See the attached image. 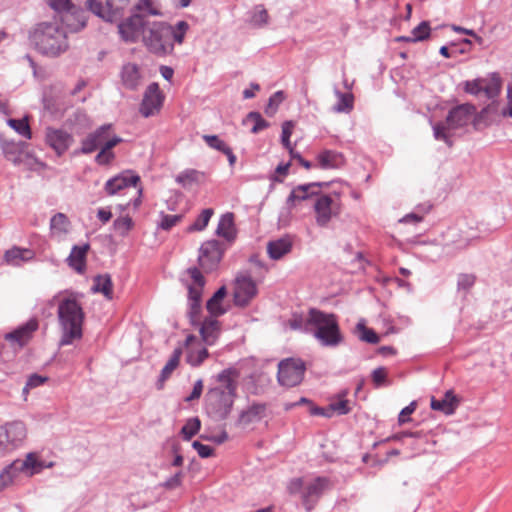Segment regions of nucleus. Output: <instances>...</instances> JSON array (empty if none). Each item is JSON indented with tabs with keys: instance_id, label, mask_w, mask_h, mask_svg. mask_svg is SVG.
Masks as SVG:
<instances>
[{
	"instance_id": "1",
	"label": "nucleus",
	"mask_w": 512,
	"mask_h": 512,
	"mask_svg": "<svg viewBox=\"0 0 512 512\" xmlns=\"http://www.w3.org/2000/svg\"><path fill=\"white\" fill-rule=\"evenodd\" d=\"M80 293L63 290L55 294L47 304L57 305L58 325L61 333L59 345L67 346L83 337L85 313L80 303Z\"/></svg>"
},
{
	"instance_id": "2",
	"label": "nucleus",
	"mask_w": 512,
	"mask_h": 512,
	"mask_svg": "<svg viewBox=\"0 0 512 512\" xmlns=\"http://www.w3.org/2000/svg\"><path fill=\"white\" fill-rule=\"evenodd\" d=\"M240 375L239 369L232 366L214 377L217 385L211 387L205 396V410L210 417L224 420L229 416L236 398Z\"/></svg>"
},
{
	"instance_id": "3",
	"label": "nucleus",
	"mask_w": 512,
	"mask_h": 512,
	"mask_svg": "<svg viewBox=\"0 0 512 512\" xmlns=\"http://www.w3.org/2000/svg\"><path fill=\"white\" fill-rule=\"evenodd\" d=\"M189 30L186 21H179L174 26L164 21H150L143 31L142 43L146 49L159 57L171 55L174 46L181 45Z\"/></svg>"
},
{
	"instance_id": "4",
	"label": "nucleus",
	"mask_w": 512,
	"mask_h": 512,
	"mask_svg": "<svg viewBox=\"0 0 512 512\" xmlns=\"http://www.w3.org/2000/svg\"><path fill=\"white\" fill-rule=\"evenodd\" d=\"M31 46L41 55L56 58L69 49L65 29L57 22H41L29 32Z\"/></svg>"
},
{
	"instance_id": "5",
	"label": "nucleus",
	"mask_w": 512,
	"mask_h": 512,
	"mask_svg": "<svg viewBox=\"0 0 512 512\" xmlns=\"http://www.w3.org/2000/svg\"><path fill=\"white\" fill-rule=\"evenodd\" d=\"M111 129L112 124H104L89 133L81 141V148L77 153L91 154L97 149H100L95 156V162L99 165L111 163L115 158L112 149L123 141L120 136L111 134Z\"/></svg>"
},
{
	"instance_id": "6",
	"label": "nucleus",
	"mask_w": 512,
	"mask_h": 512,
	"mask_svg": "<svg viewBox=\"0 0 512 512\" xmlns=\"http://www.w3.org/2000/svg\"><path fill=\"white\" fill-rule=\"evenodd\" d=\"M310 334L324 347L339 346L344 337L336 315L312 308L309 310Z\"/></svg>"
},
{
	"instance_id": "7",
	"label": "nucleus",
	"mask_w": 512,
	"mask_h": 512,
	"mask_svg": "<svg viewBox=\"0 0 512 512\" xmlns=\"http://www.w3.org/2000/svg\"><path fill=\"white\" fill-rule=\"evenodd\" d=\"M476 113V107L470 103H464L453 107L445 121L437 122L432 125L433 136L438 141L445 142L452 146L453 131L467 126L473 115Z\"/></svg>"
},
{
	"instance_id": "8",
	"label": "nucleus",
	"mask_w": 512,
	"mask_h": 512,
	"mask_svg": "<svg viewBox=\"0 0 512 512\" xmlns=\"http://www.w3.org/2000/svg\"><path fill=\"white\" fill-rule=\"evenodd\" d=\"M28 439V426L22 420H12L0 425V457L22 448Z\"/></svg>"
},
{
	"instance_id": "9",
	"label": "nucleus",
	"mask_w": 512,
	"mask_h": 512,
	"mask_svg": "<svg viewBox=\"0 0 512 512\" xmlns=\"http://www.w3.org/2000/svg\"><path fill=\"white\" fill-rule=\"evenodd\" d=\"M316 224L320 227H326L334 217H338L342 210L340 195L318 194L313 204Z\"/></svg>"
},
{
	"instance_id": "10",
	"label": "nucleus",
	"mask_w": 512,
	"mask_h": 512,
	"mask_svg": "<svg viewBox=\"0 0 512 512\" xmlns=\"http://www.w3.org/2000/svg\"><path fill=\"white\" fill-rule=\"evenodd\" d=\"M44 465L38 460V456L34 452L26 455L25 459H17L7 466L0 474V484L7 486L18 477L20 473L31 476L40 472Z\"/></svg>"
},
{
	"instance_id": "11",
	"label": "nucleus",
	"mask_w": 512,
	"mask_h": 512,
	"mask_svg": "<svg viewBox=\"0 0 512 512\" xmlns=\"http://www.w3.org/2000/svg\"><path fill=\"white\" fill-rule=\"evenodd\" d=\"M188 275L191 278V283L188 287V303L189 311L188 316L192 325L198 323V316L201 311V296L205 285V279L196 267L189 268L187 270Z\"/></svg>"
},
{
	"instance_id": "12",
	"label": "nucleus",
	"mask_w": 512,
	"mask_h": 512,
	"mask_svg": "<svg viewBox=\"0 0 512 512\" xmlns=\"http://www.w3.org/2000/svg\"><path fill=\"white\" fill-rule=\"evenodd\" d=\"M131 0H107L105 5L98 0H87L88 9L107 22H115L122 18L129 8Z\"/></svg>"
},
{
	"instance_id": "13",
	"label": "nucleus",
	"mask_w": 512,
	"mask_h": 512,
	"mask_svg": "<svg viewBox=\"0 0 512 512\" xmlns=\"http://www.w3.org/2000/svg\"><path fill=\"white\" fill-rule=\"evenodd\" d=\"M47 4L56 12L65 13L62 22L73 31L77 32L86 26L85 12L74 10L71 0H46Z\"/></svg>"
},
{
	"instance_id": "14",
	"label": "nucleus",
	"mask_w": 512,
	"mask_h": 512,
	"mask_svg": "<svg viewBox=\"0 0 512 512\" xmlns=\"http://www.w3.org/2000/svg\"><path fill=\"white\" fill-rule=\"evenodd\" d=\"M139 182L140 177L137 174L132 171H124L107 180L104 189L108 195H115L128 187L137 188V197L133 201V206L134 208H138L141 204L143 193L142 187H138Z\"/></svg>"
},
{
	"instance_id": "15",
	"label": "nucleus",
	"mask_w": 512,
	"mask_h": 512,
	"mask_svg": "<svg viewBox=\"0 0 512 512\" xmlns=\"http://www.w3.org/2000/svg\"><path fill=\"white\" fill-rule=\"evenodd\" d=\"M305 373V364L300 359H285L278 364L277 378L280 385L294 387L301 383Z\"/></svg>"
},
{
	"instance_id": "16",
	"label": "nucleus",
	"mask_w": 512,
	"mask_h": 512,
	"mask_svg": "<svg viewBox=\"0 0 512 512\" xmlns=\"http://www.w3.org/2000/svg\"><path fill=\"white\" fill-rule=\"evenodd\" d=\"M165 96L160 90L158 83H150L143 94L139 112L145 118L156 115L160 112Z\"/></svg>"
},
{
	"instance_id": "17",
	"label": "nucleus",
	"mask_w": 512,
	"mask_h": 512,
	"mask_svg": "<svg viewBox=\"0 0 512 512\" xmlns=\"http://www.w3.org/2000/svg\"><path fill=\"white\" fill-rule=\"evenodd\" d=\"M148 22L149 20L142 15H132L118 24V32L125 42L135 43L139 39L142 41L143 31Z\"/></svg>"
},
{
	"instance_id": "18",
	"label": "nucleus",
	"mask_w": 512,
	"mask_h": 512,
	"mask_svg": "<svg viewBox=\"0 0 512 512\" xmlns=\"http://www.w3.org/2000/svg\"><path fill=\"white\" fill-rule=\"evenodd\" d=\"M26 146L27 144L21 141H4L1 144V149L4 157L15 166L25 165L31 168L35 159L25 150Z\"/></svg>"
},
{
	"instance_id": "19",
	"label": "nucleus",
	"mask_w": 512,
	"mask_h": 512,
	"mask_svg": "<svg viewBox=\"0 0 512 512\" xmlns=\"http://www.w3.org/2000/svg\"><path fill=\"white\" fill-rule=\"evenodd\" d=\"M38 329V321L30 319L12 332L4 335V340L11 347L13 354L21 350L32 338L33 333Z\"/></svg>"
},
{
	"instance_id": "20",
	"label": "nucleus",
	"mask_w": 512,
	"mask_h": 512,
	"mask_svg": "<svg viewBox=\"0 0 512 512\" xmlns=\"http://www.w3.org/2000/svg\"><path fill=\"white\" fill-rule=\"evenodd\" d=\"M45 140L58 156L63 155L73 144L74 137L68 131L61 128L48 127L45 133Z\"/></svg>"
},
{
	"instance_id": "21",
	"label": "nucleus",
	"mask_w": 512,
	"mask_h": 512,
	"mask_svg": "<svg viewBox=\"0 0 512 512\" xmlns=\"http://www.w3.org/2000/svg\"><path fill=\"white\" fill-rule=\"evenodd\" d=\"M221 258L222 250L218 241L210 240L201 245L198 261L201 268L205 271L214 270Z\"/></svg>"
},
{
	"instance_id": "22",
	"label": "nucleus",
	"mask_w": 512,
	"mask_h": 512,
	"mask_svg": "<svg viewBox=\"0 0 512 512\" xmlns=\"http://www.w3.org/2000/svg\"><path fill=\"white\" fill-rule=\"evenodd\" d=\"M257 287L254 280L248 275H239L236 278L234 290V302L237 306L244 307L256 296Z\"/></svg>"
},
{
	"instance_id": "23",
	"label": "nucleus",
	"mask_w": 512,
	"mask_h": 512,
	"mask_svg": "<svg viewBox=\"0 0 512 512\" xmlns=\"http://www.w3.org/2000/svg\"><path fill=\"white\" fill-rule=\"evenodd\" d=\"M330 482L326 477H317L307 484L302 492V502L307 511L313 509L320 497L329 488Z\"/></svg>"
},
{
	"instance_id": "24",
	"label": "nucleus",
	"mask_w": 512,
	"mask_h": 512,
	"mask_svg": "<svg viewBox=\"0 0 512 512\" xmlns=\"http://www.w3.org/2000/svg\"><path fill=\"white\" fill-rule=\"evenodd\" d=\"M184 348L186 350L185 360L192 367L200 366L209 356L207 349L194 335L187 336Z\"/></svg>"
},
{
	"instance_id": "25",
	"label": "nucleus",
	"mask_w": 512,
	"mask_h": 512,
	"mask_svg": "<svg viewBox=\"0 0 512 512\" xmlns=\"http://www.w3.org/2000/svg\"><path fill=\"white\" fill-rule=\"evenodd\" d=\"M217 316H210L205 318L204 321H200V315L198 316V323L193 326H199V332L202 338V341L208 345L212 346L216 344L220 333H221V325L220 322L216 319Z\"/></svg>"
},
{
	"instance_id": "26",
	"label": "nucleus",
	"mask_w": 512,
	"mask_h": 512,
	"mask_svg": "<svg viewBox=\"0 0 512 512\" xmlns=\"http://www.w3.org/2000/svg\"><path fill=\"white\" fill-rule=\"evenodd\" d=\"M323 185L321 182H312L307 184L298 185L292 189L291 193L287 198V205L293 207L296 202L306 201L310 198H317L320 190L319 188Z\"/></svg>"
},
{
	"instance_id": "27",
	"label": "nucleus",
	"mask_w": 512,
	"mask_h": 512,
	"mask_svg": "<svg viewBox=\"0 0 512 512\" xmlns=\"http://www.w3.org/2000/svg\"><path fill=\"white\" fill-rule=\"evenodd\" d=\"M120 78L122 85L126 89L135 91L140 87L143 77L140 67L135 63L128 62L122 66Z\"/></svg>"
},
{
	"instance_id": "28",
	"label": "nucleus",
	"mask_w": 512,
	"mask_h": 512,
	"mask_svg": "<svg viewBox=\"0 0 512 512\" xmlns=\"http://www.w3.org/2000/svg\"><path fill=\"white\" fill-rule=\"evenodd\" d=\"M293 247V239L289 235H285L275 240H271L267 244V253L272 260H280L291 252Z\"/></svg>"
},
{
	"instance_id": "29",
	"label": "nucleus",
	"mask_w": 512,
	"mask_h": 512,
	"mask_svg": "<svg viewBox=\"0 0 512 512\" xmlns=\"http://www.w3.org/2000/svg\"><path fill=\"white\" fill-rule=\"evenodd\" d=\"M267 406L264 403H252L239 414L238 423L247 426L259 422L266 416Z\"/></svg>"
},
{
	"instance_id": "30",
	"label": "nucleus",
	"mask_w": 512,
	"mask_h": 512,
	"mask_svg": "<svg viewBox=\"0 0 512 512\" xmlns=\"http://www.w3.org/2000/svg\"><path fill=\"white\" fill-rule=\"evenodd\" d=\"M71 228V223L64 213H56L50 219V234L57 241L65 239Z\"/></svg>"
},
{
	"instance_id": "31",
	"label": "nucleus",
	"mask_w": 512,
	"mask_h": 512,
	"mask_svg": "<svg viewBox=\"0 0 512 512\" xmlns=\"http://www.w3.org/2000/svg\"><path fill=\"white\" fill-rule=\"evenodd\" d=\"M34 257L35 253L33 250L16 246L7 250L4 254L5 262L15 267H19L26 262L32 261Z\"/></svg>"
},
{
	"instance_id": "32",
	"label": "nucleus",
	"mask_w": 512,
	"mask_h": 512,
	"mask_svg": "<svg viewBox=\"0 0 512 512\" xmlns=\"http://www.w3.org/2000/svg\"><path fill=\"white\" fill-rule=\"evenodd\" d=\"M458 404L459 400L454 395V393L451 390H449L444 394L443 398L441 399H436L435 397H432L430 406L435 411H440L446 415H451L454 413Z\"/></svg>"
},
{
	"instance_id": "33",
	"label": "nucleus",
	"mask_w": 512,
	"mask_h": 512,
	"mask_svg": "<svg viewBox=\"0 0 512 512\" xmlns=\"http://www.w3.org/2000/svg\"><path fill=\"white\" fill-rule=\"evenodd\" d=\"M216 234L227 241H233L236 237L233 213L223 214L218 222Z\"/></svg>"
},
{
	"instance_id": "34",
	"label": "nucleus",
	"mask_w": 512,
	"mask_h": 512,
	"mask_svg": "<svg viewBox=\"0 0 512 512\" xmlns=\"http://www.w3.org/2000/svg\"><path fill=\"white\" fill-rule=\"evenodd\" d=\"M181 355L182 347L175 348L172 355L168 359L167 363L161 370L159 379L156 384L158 389L163 388L164 382L171 376L173 371L178 367Z\"/></svg>"
},
{
	"instance_id": "35",
	"label": "nucleus",
	"mask_w": 512,
	"mask_h": 512,
	"mask_svg": "<svg viewBox=\"0 0 512 512\" xmlns=\"http://www.w3.org/2000/svg\"><path fill=\"white\" fill-rule=\"evenodd\" d=\"M318 166L322 169H335L342 165V155L334 150H324L317 155Z\"/></svg>"
},
{
	"instance_id": "36",
	"label": "nucleus",
	"mask_w": 512,
	"mask_h": 512,
	"mask_svg": "<svg viewBox=\"0 0 512 512\" xmlns=\"http://www.w3.org/2000/svg\"><path fill=\"white\" fill-rule=\"evenodd\" d=\"M226 293V288L222 286L207 301L206 308L212 316H221L226 313V308L223 306Z\"/></svg>"
},
{
	"instance_id": "37",
	"label": "nucleus",
	"mask_w": 512,
	"mask_h": 512,
	"mask_svg": "<svg viewBox=\"0 0 512 512\" xmlns=\"http://www.w3.org/2000/svg\"><path fill=\"white\" fill-rule=\"evenodd\" d=\"M88 250V245L74 246L68 257L69 266L82 273L85 269V257Z\"/></svg>"
},
{
	"instance_id": "38",
	"label": "nucleus",
	"mask_w": 512,
	"mask_h": 512,
	"mask_svg": "<svg viewBox=\"0 0 512 512\" xmlns=\"http://www.w3.org/2000/svg\"><path fill=\"white\" fill-rule=\"evenodd\" d=\"M334 93L338 98L337 103L333 106V111L337 113H348L353 109V95L351 93H342L337 87Z\"/></svg>"
},
{
	"instance_id": "39",
	"label": "nucleus",
	"mask_w": 512,
	"mask_h": 512,
	"mask_svg": "<svg viewBox=\"0 0 512 512\" xmlns=\"http://www.w3.org/2000/svg\"><path fill=\"white\" fill-rule=\"evenodd\" d=\"M113 284L111 277L108 274L99 275L95 277L92 290L94 292L102 293L107 299L113 297Z\"/></svg>"
},
{
	"instance_id": "40",
	"label": "nucleus",
	"mask_w": 512,
	"mask_h": 512,
	"mask_svg": "<svg viewBox=\"0 0 512 512\" xmlns=\"http://www.w3.org/2000/svg\"><path fill=\"white\" fill-rule=\"evenodd\" d=\"M430 35V26L426 21L421 22L412 31L410 36H403L400 39L407 42H418L427 39Z\"/></svg>"
},
{
	"instance_id": "41",
	"label": "nucleus",
	"mask_w": 512,
	"mask_h": 512,
	"mask_svg": "<svg viewBox=\"0 0 512 512\" xmlns=\"http://www.w3.org/2000/svg\"><path fill=\"white\" fill-rule=\"evenodd\" d=\"M500 89L501 80L496 73L492 74L490 80L484 78V88L482 90V93H484L488 99H493L497 97L500 93Z\"/></svg>"
},
{
	"instance_id": "42",
	"label": "nucleus",
	"mask_w": 512,
	"mask_h": 512,
	"mask_svg": "<svg viewBox=\"0 0 512 512\" xmlns=\"http://www.w3.org/2000/svg\"><path fill=\"white\" fill-rule=\"evenodd\" d=\"M346 395L347 391H343L338 395L336 400H333L329 404L328 410H330L331 414L335 412L338 415H346L350 412L351 408L349 406V401L345 398Z\"/></svg>"
},
{
	"instance_id": "43",
	"label": "nucleus",
	"mask_w": 512,
	"mask_h": 512,
	"mask_svg": "<svg viewBox=\"0 0 512 512\" xmlns=\"http://www.w3.org/2000/svg\"><path fill=\"white\" fill-rule=\"evenodd\" d=\"M7 124L12 129H14L19 135L23 136L26 139H31L32 133L27 117H24L22 119H8Z\"/></svg>"
},
{
	"instance_id": "44",
	"label": "nucleus",
	"mask_w": 512,
	"mask_h": 512,
	"mask_svg": "<svg viewBox=\"0 0 512 512\" xmlns=\"http://www.w3.org/2000/svg\"><path fill=\"white\" fill-rule=\"evenodd\" d=\"M213 214H214L213 209H211V208L203 209L202 212L200 213V215L194 221V223L191 224L187 230L189 232L204 230L207 227Z\"/></svg>"
},
{
	"instance_id": "45",
	"label": "nucleus",
	"mask_w": 512,
	"mask_h": 512,
	"mask_svg": "<svg viewBox=\"0 0 512 512\" xmlns=\"http://www.w3.org/2000/svg\"><path fill=\"white\" fill-rule=\"evenodd\" d=\"M200 427L201 422L198 417L188 419L181 429V435L183 436V439L186 441L190 440L199 432Z\"/></svg>"
},
{
	"instance_id": "46",
	"label": "nucleus",
	"mask_w": 512,
	"mask_h": 512,
	"mask_svg": "<svg viewBox=\"0 0 512 512\" xmlns=\"http://www.w3.org/2000/svg\"><path fill=\"white\" fill-rule=\"evenodd\" d=\"M308 324H309V313L307 314L306 317H303L298 314H293L292 318L289 319V321H288V326L292 330H300V331L310 334V329H309L310 325H308Z\"/></svg>"
},
{
	"instance_id": "47",
	"label": "nucleus",
	"mask_w": 512,
	"mask_h": 512,
	"mask_svg": "<svg viewBox=\"0 0 512 512\" xmlns=\"http://www.w3.org/2000/svg\"><path fill=\"white\" fill-rule=\"evenodd\" d=\"M358 337L361 341L377 344L380 340L379 336L375 333L374 330L367 328L364 323L357 324Z\"/></svg>"
},
{
	"instance_id": "48",
	"label": "nucleus",
	"mask_w": 512,
	"mask_h": 512,
	"mask_svg": "<svg viewBox=\"0 0 512 512\" xmlns=\"http://www.w3.org/2000/svg\"><path fill=\"white\" fill-rule=\"evenodd\" d=\"M249 122L253 123L251 132L254 134L268 127V123L262 118L261 114L258 112H250L247 115L246 119L244 120V124H247Z\"/></svg>"
},
{
	"instance_id": "49",
	"label": "nucleus",
	"mask_w": 512,
	"mask_h": 512,
	"mask_svg": "<svg viewBox=\"0 0 512 512\" xmlns=\"http://www.w3.org/2000/svg\"><path fill=\"white\" fill-rule=\"evenodd\" d=\"M294 124L292 121H285L282 124V133H281V142L283 146L289 151L290 154H293V147L290 142V137L293 132Z\"/></svg>"
},
{
	"instance_id": "50",
	"label": "nucleus",
	"mask_w": 512,
	"mask_h": 512,
	"mask_svg": "<svg viewBox=\"0 0 512 512\" xmlns=\"http://www.w3.org/2000/svg\"><path fill=\"white\" fill-rule=\"evenodd\" d=\"M113 226L119 235L125 236L132 228L133 221L129 216L119 217L114 221Z\"/></svg>"
},
{
	"instance_id": "51",
	"label": "nucleus",
	"mask_w": 512,
	"mask_h": 512,
	"mask_svg": "<svg viewBox=\"0 0 512 512\" xmlns=\"http://www.w3.org/2000/svg\"><path fill=\"white\" fill-rule=\"evenodd\" d=\"M484 88V78H477L464 83V91L468 94L479 96Z\"/></svg>"
},
{
	"instance_id": "52",
	"label": "nucleus",
	"mask_w": 512,
	"mask_h": 512,
	"mask_svg": "<svg viewBox=\"0 0 512 512\" xmlns=\"http://www.w3.org/2000/svg\"><path fill=\"white\" fill-rule=\"evenodd\" d=\"M478 238H480V236L474 232L461 231V235H460L459 239L455 240L454 244L457 249H465L466 247H468L471 244V242L473 240L478 239Z\"/></svg>"
},
{
	"instance_id": "53",
	"label": "nucleus",
	"mask_w": 512,
	"mask_h": 512,
	"mask_svg": "<svg viewBox=\"0 0 512 512\" xmlns=\"http://www.w3.org/2000/svg\"><path fill=\"white\" fill-rule=\"evenodd\" d=\"M283 100L284 93L282 91L275 92L273 95L270 96L265 112L268 115H273L277 111L279 105L282 103Z\"/></svg>"
},
{
	"instance_id": "54",
	"label": "nucleus",
	"mask_w": 512,
	"mask_h": 512,
	"mask_svg": "<svg viewBox=\"0 0 512 512\" xmlns=\"http://www.w3.org/2000/svg\"><path fill=\"white\" fill-rule=\"evenodd\" d=\"M475 283V276L473 274H460L457 280L458 291H463L465 294L472 288Z\"/></svg>"
},
{
	"instance_id": "55",
	"label": "nucleus",
	"mask_w": 512,
	"mask_h": 512,
	"mask_svg": "<svg viewBox=\"0 0 512 512\" xmlns=\"http://www.w3.org/2000/svg\"><path fill=\"white\" fill-rule=\"evenodd\" d=\"M387 370L384 367H378L372 371L371 377L376 388L387 384Z\"/></svg>"
},
{
	"instance_id": "56",
	"label": "nucleus",
	"mask_w": 512,
	"mask_h": 512,
	"mask_svg": "<svg viewBox=\"0 0 512 512\" xmlns=\"http://www.w3.org/2000/svg\"><path fill=\"white\" fill-rule=\"evenodd\" d=\"M268 12L262 6H257L252 15L251 22L256 26H263L268 22Z\"/></svg>"
},
{
	"instance_id": "57",
	"label": "nucleus",
	"mask_w": 512,
	"mask_h": 512,
	"mask_svg": "<svg viewBox=\"0 0 512 512\" xmlns=\"http://www.w3.org/2000/svg\"><path fill=\"white\" fill-rule=\"evenodd\" d=\"M203 140L210 148L220 151L222 153L228 147L226 143L223 140H221L217 135H204Z\"/></svg>"
},
{
	"instance_id": "58",
	"label": "nucleus",
	"mask_w": 512,
	"mask_h": 512,
	"mask_svg": "<svg viewBox=\"0 0 512 512\" xmlns=\"http://www.w3.org/2000/svg\"><path fill=\"white\" fill-rule=\"evenodd\" d=\"M181 219V215L162 214L159 227L163 230H169L177 225Z\"/></svg>"
},
{
	"instance_id": "59",
	"label": "nucleus",
	"mask_w": 512,
	"mask_h": 512,
	"mask_svg": "<svg viewBox=\"0 0 512 512\" xmlns=\"http://www.w3.org/2000/svg\"><path fill=\"white\" fill-rule=\"evenodd\" d=\"M199 172L196 170H186L180 173L176 181L182 185H187L198 180Z\"/></svg>"
},
{
	"instance_id": "60",
	"label": "nucleus",
	"mask_w": 512,
	"mask_h": 512,
	"mask_svg": "<svg viewBox=\"0 0 512 512\" xmlns=\"http://www.w3.org/2000/svg\"><path fill=\"white\" fill-rule=\"evenodd\" d=\"M429 208L430 207L423 209L422 213L411 212L409 214H406L404 217L400 219V222L405 224H417L423 220V217L429 211Z\"/></svg>"
},
{
	"instance_id": "61",
	"label": "nucleus",
	"mask_w": 512,
	"mask_h": 512,
	"mask_svg": "<svg viewBox=\"0 0 512 512\" xmlns=\"http://www.w3.org/2000/svg\"><path fill=\"white\" fill-rule=\"evenodd\" d=\"M46 381L45 377H42L38 374L31 375L27 382L25 387L23 388V393H27L30 389L36 388L40 385H42Z\"/></svg>"
},
{
	"instance_id": "62",
	"label": "nucleus",
	"mask_w": 512,
	"mask_h": 512,
	"mask_svg": "<svg viewBox=\"0 0 512 512\" xmlns=\"http://www.w3.org/2000/svg\"><path fill=\"white\" fill-rule=\"evenodd\" d=\"M290 163H281L276 167L275 175L271 176L272 181L282 182L283 178L288 174Z\"/></svg>"
},
{
	"instance_id": "63",
	"label": "nucleus",
	"mask_w": 512,
	"mask_h": 512,
	"mask_svg": "<svg viewBox=\"0 0 512 512\" xmlns=\"http://www.w3.org/2000/svg\"><path fill=\"white\" fill-rule=\"evenodd\" d=\"M182 478H183V473L182 472H177L175 473L173 476H171L170 478H168L163 484L162 486L166 489H175L177 487H179L182 483Z\"/></svg>"
},
{
	"instance_id": "64",
	"label": "nucleus",
	"mask_w": 512,
	"mask_h": 512,
	"mask_svg": "<svg viewBox=\"0 0 512 512\" xmlns=\"http://www.w3.org/2000/svg\"><path fill=\"white\" fill-rule=\"evenodd\" d=\"M192 447L197 451L201 458H208L213 453V449L210 446L204 445L199 441H194L192 443Z\"/></svg>"
}]
</instances>
